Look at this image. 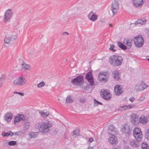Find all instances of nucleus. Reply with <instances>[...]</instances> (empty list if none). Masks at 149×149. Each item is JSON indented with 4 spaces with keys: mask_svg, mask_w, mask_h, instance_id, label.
I'll return each instance as SVG.
<instances>
[{
    "mask_svg": "<svg viewBox=\"0 0 149 149\" xmlns=\"http://www.w3.org/2000/svg\"><path fill=\"white\" fill-rule=\"evenodd\" d=\"M38 132H31L29 133V135L30 138H36L38 136Z\"/></svg>",
    "mask_w": 149,
    "mask_h": 149,
    "instance_id": "7c9ffc66",
    "label": "nucleus"
},
{
    "mask_svg": "<svg viewBox=\"0 0 149 149\" xmlns=\"http://www.w3.org/2000/svg\"><path fill=\"white\" fill-rule=\"evenodd\" d=\"M147 86L144 83H142L138 84L135 86V89L138 91H142L147 88Z\"/></svg>",
    "mask_w": 149,
    "mask_h": 149,
    "instance_id": "ddd939ff",
    "label": "nucleus"
},
{
    "mask_svg": "<svg viewBox=\"0 0 149 149\" xmlns=\"http://www.w3.org/2000/svg\"><path fill=\"white\" fill-rule=\"evenodd\" d=\"M127 109H130L135 108L136 107V105L134 104L129 105H127Z\"/></svg>",
    "mask_w": 149,
    "mask_h": 149,
    "instance_id": "58836bf2",
    "label": "nucleus"
},
{
    "mask_svg": "<svg viewBox=\"0 0 149 149\" xmlns=\"http://www.w3.org/2000/svg\"><path fill=\"white\" fill-rule=\"evenodd\" d=\"M139 141L137 140L136 141L134 139H131L130 140V144L132 147L136 148L138 147L140 144Z\"/></svg>",
    "mask_w": 149,
    "mask_h": 149,
    "instance_id": "2eb2a0df",
    "label": "nucleus"
},
{
    "mask_svg": "<svg viewBox=\"0 0 149 149\" xmlns=\"http://www.w3.org/2000/svg\"><path fill=\"white\" fill-rule=\"evenodd\" d=\"M91 13L92 12H91L90 13L88 14V17L90 20L94 22L97 19L98 16L97 15L95 14H93L91 16Z\"/></svg>",
    "mask_w": 149,
    "mask_h": 149,
    "instance_id": "b1692460",
    "label": "nucleus"
},
{
    "mask_svg": "<svg viewBox=\"0 0 149 149\" xmlns=\"http://www.w3.org/2000/svg\"><path fill=\"white\" fill-rule=\"evenodd\" d=\"M14 94H18L20 95L21 96H23L24 95V94L23 92H13Z\"/></svg>",
    "mask_w": 149,
    "mask_h": 149,
    "instance_id": "49530a36",
    "label": "nucleus"
},
{
    "mask_svg": "<svg viewBox=\"0 0 149 149\" xmlns=\"http://www.w3.org/2000/svg\"><path fill=\"white\" fill-rule=\"evenodd\" d=\"M1 84H0V87H1Z\"/></svg>",
    "mask_w": 149,
    "mask_h": 149,
    "instance_id": "052dcab7",
    "label": "nucleus"
},
{
    "mask_svg": "<svg viewBox=\"0 0 149 149\" xmlns=\"http://www.w3.org/2000/svg\"><path fill=\"white\" fill-rule=\"evenodd\" d=\"M68 20L69 19L66 15H65V16L63 17L62 19V21L64 22H67L68 21Z\"/></svg>",
    "mask_w": 149,
    "mask_h": 149,
    "instance_id": "79ce46f5",
    "label": "nucleus"
},
{
    "mask_svg": "<svg viewBox=\"0 0 149 149\" xmlns=\"http://www.w3.org/2000/svg\"><path fill=\"white\" fill-rule=\"evenodd\" d=\"M13 116V114L11 113H7L5 114V119L8 122H10L12 119Z\"/></svg>",
    "mask_w": 149,
    "mask_h": 149,
    "instance_id": "4be33fe9",
    "label": "nucleus"
},
{
    "mask_svg": "<svg viewBox=\"0 0 149 149\" xmlns=\"http://www.w3.org/2000/svg\"><path fill=\"white\" fill-rule=\"evenodd\" d=\"M132 39L130 38H126L124 39L123 43L127 46V48H130L132 47Z\"/></svg>",
    "mask_w": 149,
    "mask_h": 149,
    "instance_id": "4468645a",
    "label": "nucleus"
},
{
    "mask_svg": "<svg viewBox=\"0 0 149 149\" xmlns=\"http://www.w3.org/2000/svg\"><path fill=\"white\" fill-rule=\"evenodd\" d=\"M145 99V97L144 96H141L138 99V101H143Z\"/></svg>",
    "mask_w": 149,
    "mask_h": 149,
    "instance_id": "de8ad7c7",
    "label": "nucleus"
},
{
    "mask_svg": "<svg viewBox=\"0 0 149 149\" xmlns=\"http://www.w3.org/2000/svg\"><path fill=\"white\" fill-rule=\"evenodd\" d=\"M74 100V97L71 95H69L66 98V102L67 103H70L73 102Z\"/></svg>",
    "mask_w": 149,
    "mask_h": 149,
    "instance_id": "c85d7f7f",
    "label": "nucleus"
},
{
    "mask_svg": "<svg viewBox=\"0 0 149 149\" xmlns=\"http://www.w3.org/2000/svg\"><path fill=\"white\" fill-rule=\"evenodd\" d=\"M17 38V36H16L10 35L8 37H5L4 40V43L8 44L10 42L14 41Z\"/></svg>",
    "mask_w": 149,
    "mask_h": 149,
    "instance_id": "9b49d317",
    "label": "nucleus"
},
{
    "mask_svg": "<svg viewBox=\"0 0 149 149\" xmlns=\"http://www.w3.org/2000/svg\"><path fill=\"white\" fill-rule=\"evenodd\" d=\"M45 82L42 81L37 84V86L38 88H40L45 86Z\"/></svg>",
    "mask_w": 149,
    "mask_h": 149,
    "instance_id": "e433bc0d",
    "label": "nucleus"
},
{
    "mask_svg": "<svg viewBox=\"0 0 149 149\" xmlns=\"http://www.w3.org/2000/svg\"><path fill=\"white\" fill-rule=\"evenodd\" d=\"M123 58L122 57L118 55H113L109 59V63L113 66H118L120 65L122 63Z\"/></svg>",
    "mask_w": 149,
    "mask_h": 149,
    "instance_id": "f03ea898",
    "label": "nucleus"
},
{
    "mask_svg": "<svg viewBox=\"0 0 149 149\" xmlns=\"http://www.w3.org/2000/svg\"><path fill=\"white\" fill-rule=\"evenodd\" d=\"M110 48H109V49L110 50L112 51L113 52H115L116 51V50L114 49V48L115 47L114 45H110Z\"/></svg>",
    "mask_w": 149,
    "mask_h": 149,
    "instance_id": "c03bdc74",
    "label": "nucleus"
},
{
    "mask_svg": "<svg viewBox=\"0 0 149 149\" xmlns=\"http://www.w3.org/2000/svg\"><path fill=\"white\" fill-rule=\"evenodd\" d=\"M136 135L137 137H136L135 136H134L136 139L138 141H141L142 140L143 137L142 133H140L139 134H137Z\"/></svg>",
    "mask_w": 149,
    "mask_h": 149,
    "instance_id": "473e14b6",
    "label": "nucleus"
},
{
    "mask_svg": "<svg viewBox=\"0 0 149 149\" xmlns=\"http://www.w3.org/2000/svg\"><path fill=\"white\" fill-rule=\"evenodd\" d=\"M83 80L84 79L83 76L80 75L73 79L71 81V83L74 85L78 86L82 84Z\"/></svg>",
    "mask_w": 149,
    "mask_h": 149,
    "instance_id": "0eeeda50",
    "label": "nucleus"
},
{
    "mask_svg": "<svg viewBox=\"0 0 149 149\" xmlns=\"http://www.w3.org/2000/svg\"><path fill=\"white\" fill-rule=\"evenodd\" d=\"M118 109L120 111H123L127 109V106H120L118 108Z\"/></svg>",
    "mask_w": 149,
    "mask_h": 149,
    "instance_id": "72a5a7b5",
    "label": "nucleus"
},
{
    "mask_svg": "<svg viewBox=\"0 0 149 149\" xmlns=\"http://www.w3.org/2000/svg\"><path fill=\"white\" fill-rule=\"evenodd\" d=\"M122 131L123 132H124L127 134H129L131 131L128 125H125L123 126L122 129Z\"/></svg>",
    "mask_w": 149,
    "mask_h": 149,
    "instance_id": "412c9836",
    "label": "nucleus"
},
{
    "mask_svg": "<svg viewBox=\"0 0 149 149\" xmlns=\"http://www.w3.org/2000/svg\"><path fill=\"white\" fill-rule=\"evenodd\" d=\"M25 84V79L23 77L16 79L13 82V84L15 86H21Z\"/></svg>",
    "mask_w": 149,
    "mask_h": 149,
    "instance_id": "423d86ee",
    "label": "nucleus"
},
{
    "mask_svg": "<svg viewBox=\"0 0 149 149\" xmlns=\"http://www.w3.org/2000/svg\"><path fill=\"white\" fill-rule=\"evenodd\" d=\"M145 137L148 140H149V128L147 129V131L146 133Z\"/></svg>",
    "mask_w": 149,
    "mask_h": 149,
    "instance_id": "37998d69",
    "label": "nucleus"
},
{
    "mask_svg": "<svg viewBox=\"0 0 149 149\" xmlns=\"http://www.w3.org/2000/svg\"><path fill=\"white\" fill-rule=\"evenodd\" d=\"M146 59L148 61H149V56L146 57Z\"/></svg>",
    "mask_w": 149,
    "mask_h": 149,
    "instance_id": "5fc2aeb1",
    "label": "nucleus"
},
{
    "mask_svg": "<svg viewBox=\"0 0 149 149\" xmlns=\"http://www.w3.org/2000/svg\"><path fill=\"white\" fill-rule=\"evenodd\" d=\"M120 75L119 71L118 70H115L113 71V76L116 80H118L120 78Z\"/></svg>",
    "mask_w": 149,
    "mask_h": 149,
    "instance_id": "393cba45",
    "label": "nucleus"
},
{
    "mask_svg": "<svg viewBox=\"0 0 149 149\" xmlns=\"http://www.w3.org/2000/svg\"><path fill=\"white\" fill-rule=\"evenodd\" d=\"M117 44L119 47L123 50H126L127 49V47L124 45L122 42H117Z\"/></svg>",
    "mask_w": 149,
    "mask_h": 149,
    "instance_id": "2f4dec72",
    "label": "nucleus"
},
{
    "mask_svg": "<svg viewBox=\"0 0 149 149\" xmlns=\"http://www.w3.org/2000/svg\"><path fill=\"white\" fill-rule=\"evenodd\" d=\"M25 119L24 115L22 114H19L16 116L15 117L14 123L18 122L20 120H24Z\"/></svg>",
    "mask_w": 149,
    "mask_h": 149,
    "instance_id": "dca6fc26",
    "label": "nucleus"
},
{
    "mask_svg": "<svg viewBox=\"0 0 149 149\" xmlns=\"http://www.w3.org/2000/svg\"><path fill=\"white\" fill-rule=\"evenodd\" d=\"M17 143V142L15 141H11L8 142V144L10 146H15Z\"/></svg>",
    "mask_w": 149,
    "mask_h": 149,
    "instance_id": "4c0bfd02",
    "label": "nucleus"
},
{
    "mask_svg": "<svg viewBox=\"0 0 149 149\" xmlns=\"http://www.w3.org/2000/svg\"><path fill=\"white\" fill-rule=\"evenodd\" d=\"M141 130L138 127L135 128L133 130V134L134 136H136L137 137V134H140V133H141Z\"/></svg>",
    "mask_w": 149,
    "mask_h": 149,
    "instance_id": "bb28decb",
    "label": "nucleus"
},
{
    "mask_svg": "<svg viewBox=\"0 0 149 149\" xmlns=\"http://www.w3.org/2000/svg\"><path fill=\"white\" fill-rule=\"evenodd\" d=\"M114 91L115 95H119L123 93V88L120 85H116L114 87Z\"/></svg>",
    "mask_w": 149,
    "mask_h": 149,
    "instance_id": "f8f14e48",
    "label": "nucleus"
},
{
    "mask_svg": "<svg viewBox=\"0 0 149 149\" xmlns=\"http://www.w3.org/2000/svg\"><path fill=\"white\" fill-rule=\"evenodd\" d=\"M109 26H112V25L111 24H109Z\"/></svg>",
    "mask_w": 149,
    "mask_h": 149,
    "instance_id": "13d9d810",
    "label": "nucleus"
},
{
    "mask_svg": "<svg viewBox=\"0 0 149 149\" xmlns=\"http://www.w3.org/2000/svg\"><path fill=\"white\" fill-rule=\"evenodd\" d=\"M9 135L8 133H6L5 132H3L2 134V135L3 137L7 136H9Z\"/></svg>",
    "mask_w": 149,
    "mask_h": 149,
    "instance_id": "a18cd8bd",
    "label": "nucleus"
},
{
    "mask_svg": "<svg viewBox=\"0 0 149 149\" xmlns=\"http://www.w3.org/2000/svg\"><path fill=\"white\" fill-rule=\"evenodd\" d=\"M109 73L108 71L100 72L98 74V79L100 81H107L109 78Z\"/></svg>",
    "mask_w": 149,
    "mask_h": 149,
    "instance_id": "20e7f679",
    "label": "nucleus"
},
{
    "mask_svg": "<svg viewBox=\"0 0 149 149\" xmlns=\"http://www.w3.org/2000/svg\"><path fill=\"white\" fill-rule=\"evenodd\" d=\"M100 94L101 97L106 100H110L111 98V94L107 90L101 89Z\"/></svg>",
    "mask_w": 149,
    "mask_h": 149,
    "instance_id": "1a4fd4ad",
    "label": "nucleus"
},
{
    "mask_svg": "<svg viewBox=\"0 0 149 149\" xmlns=\"http://www.w3.org/2000/svg\"><path fill=\"white\" fill-rule=\"evenodd\" d=\"M142 149H149V147L146 143H143L141 144Z\"/></svg>",
    "mask_w": 149,
    "mask_h": 149,
    "instance_id": "c9c22d12",
    "label": "nucleus"
},
{
    "mask_svg": "<svg viewBox=\"0 0 149 149\" xmlns=\"http://www.w3.org/2000/svg\"><path fill=\"white\" fill-rule=\"evenodd\" d=\"M13 11L11 9L7 10L4 13L3 16V21L6 22L8 20L10 19L13 16Z\"/></svg>",
    "mask_w": 149,
    "mask_h": 149,
    "instance_id": "39448f33",
    "label": "nucleus"
},
{
    "mask_svg": "<svg viewBox=\"0 0 149 149\" xmlns=\"http://www.w3.org/2000/svg\"><path fill=\"white\" fill-rule=\"evenodd\" d=\"M135 99L134 97H132L129 99V100L131 102H133L134 101Z\"/></svg>",
    "mask_w": 149,
    "mask_h": 149,
    "instance_id": "3c124183",
    "label": "nucleus"
},
{
    "mask_svg": "<svg viewBox=\"0 0 149 149\" xmlns=\"http://www.w3.org/2000/svg\"><path fill=\"white\" fill-rule=\"evenodd\" d=\"M111 8L113 15H114L115 14L117 13L119 8V4L118 1H115L112 3Z\"/></svg>",
    "mask_w": 149,
    "mask_h": 149,
    "instance_id": "6e6552de",
    "label": "nucleus"
},
{
    "mask_svg": "<svg viewBox=\"0 0 149 149\" xmlns=\"http://www.w3.org/2000/svg\"><path fill=\"white\" fill-rule=\"evenodd\" d=\"M75 17V15H72V16H71V17Z\"/></svg>",
    "mask_w": 149,
    "mask_h": 149,
    "instance_id": "4d7b16f0",
    "label": "nucleus"
},
{
    "mask_svg": "<svg viewBox=\"0 0 149 149\" xmlns=\"http://www.w3.org/2000/svg\"><path fill=\"white\" fill-rule=\"evenodd\" d=\"M24 127L26 129H28L29 127V123L28 122H26L24 124Z\"/></svg>",
    "mask_w": 149,
    "mask_h": 149,
    "instance_id": "a19ab883",
    "label": "nucleus"
},
{
    "mask_svg": "<svg viewBox=\"0 0 149 149\" xmlns=\"http://www.w3.org/2000/svg\"><path fill=\"white\" fill-rule=\"evenodd\" d=\"M86 78L91 86H92L94 85L93 79L92 76V73L91 72H88L86 74Z\"/></svg>",
    "mask_w": 149,
    "mask_h": 149,
    "instance_id": "9d476101",
    "label": "nucleus"
},
{
    "mask_svg": "<svg viewBox=\"0 0 149 149\" xmlns=\"http://www.w3.org/2000/svg\"><path fill=\"white\" fill-rule=\"evenodd\" d=\"M36 127L39 129L42 133L46 134L52 130V123L48 120H45L42 123L38 122L36 124Z\"/></svg>",
    "mask_w": 149,
    "mask_h": 149,
    "instance_id": "f257e3e1",
    "label": "nucleus"
},
{
    "mask_svg": "<svg viewBox=\"0 0 149 149\" xmlns=\"http://www.w3.org/2000/svg\"><path fill=\"white\" fill-rule=\"evenodd\" d=\"M41 116L44 118L47 117L49 115V113L47 111L44 110L39 112Z\"/></svg>",
    "mask_w": 149,
    "mask_h": 149,
    "instance_id": "cd10ccee",
    "label": "nucleus"
},
{
    "mask_svg": "<svg viewBox=\"0 0 149 149\" xmlns=\"http://www.w3.org/2000/svg\"><path fill=\"white\" fill-rule=\"evenodd\" d=\"M133 41L135 46L137 47H141L143 44V38L140 35L135 37Z\"/></svg>",
    "mask_w": 149,
    "mask_h": 149,
    "instance_id": "7ed1b4c3",
    "label": "nucleus"
},
{
    "mask_svg": "<svg viewBox=\"0 0 149 149\" xmlns=\"http://www.w3.org/2000/svg\"><path fill=\"white\" fill-rule=\"evenodd\" d=\"M134 5L136 7H139L143 4V0H133Z\"/></svg>",
    "mask_w": 149,
    "mask_h": 149,
    "instance_id": "6ab92c4d",
    "label": "nucleus"
},
{
    "mask_svg": "<svg viewBox=\"0 0 149 149\" xmlns=\"http://www.w3.org/2000/svg\"><path fill=\"white\" fill-rule=\"evenodd\" d=\"M126 149H130L128 147V148H127Z\"/></svg>",
    "mask_w": 149,
    "mask_h": 149,
    "instance_id": "bf43d9fd",
    "label": "nucleus"
},
{
    "mask_svg": "<svg viewBox=\"0 0 149 149\" xmlns=\"http://www.w3.org/2000/svg\"><path fill=\"white\" fill-rule=\"evenodd\" d=\"M62 34L63 36H66L68 35L69 33L67 32H63L62 33Z\"/></svg>",
    "mask_w": 149,
    "mask_h": 149,
    "instance_id": "8fccbe9b",
    "label": "nucleus"
},
{
    "mask_svg": "<svg viewBox=\"0 0 149 149\" xmlns=\"http://www.w3.org/2000/svg\"><path fill=\"white\" fill-rule=\"evenodd\" d=\"M73 134L72 135L73 136H79V131L78 129H76L74 130L73 132Z\"/></svg>",
    "mask_w": 149,
    "mask_h": 149,
    "instance_id": "f704fd0d",
    "label": "nucleus"
},
{
    "mask_svg": "<svg viewBox=\"0 0 149 149\" xmlns=\"http://www.w3.org/2000/svg\"><path fill=\"white\" fill-rule=\"evenodd\" d=\"M9 134H10L9 135L12 136L14 134L13 133L10 132V133H9Z\"/></svg>",
    "mask_w": 149,
    "mask_h": 149,
    "instance_id": "864d4df0",
    "label": "nucleus"
},
{
    "mask_svg": "<svg viewBox=\"0 0 149 149\" xmlns=\"http://www.w3.org/2000/svg\"><path fill=\"white\" fill-rule=\"evenodd\" d=\"M94 102L95 103H97L98 104H102V103L101 102H99L97 100H96L95 99L94 100Z\"/></svg>",
    "mask_w": 149,
    "mask_h": 149,
    "instance_id": "09e8293b",
    "label": "nucleus"
},
{
    "mask_svg": "<svg viewBox=\"0 0 149 149\" xmlns=\"http://www.w3.org/2000/svg\"><path fill=\"white\" fill-rule=\"evenodd\" d=\"M15 135H18L17 134V133H16L15 134Z\"/></svg>",
    "mask_w": 149,
    "mask_h": 149,
    "instance_id": "680f3d73",
    "label": "nucleus"
},
{
    "mask_svg": "<svg viewBox=\"0 0 149 149\" xmlns=\"http://www.w3.org/2000/svg\"><path fill=\"white\" fill-rule=\"evenodd\" d=\"M109 133L111 134L112 133V134H113V132L115 133L116 132V130L113 125H110L109 127Z\"/></svg>",
    "mask_w": 149,
    "mask_h": 149,
    "instance_id": "a878e982",
    "label": "nucleus"
},
{
    "mask_svg": "<svg viewBox=\"0 0 149 149\" xmlns=\"http://www.w3.org/2000/svg\"><path fill=\"white\" fill-rule=\"evenodd\" d=\"M146 20L143 18L142 19H138L135 22V25L138 24H143L146 23Z\"/></svg>",
    "mask_w": 149,
    "mask_h": 149,
    "instance_id": "c756f323",
    "label": "nucleus"
},
{
    "mask_svg": "<svg viewBox=\"0 0 149 149\" xmlns=\"http://www.w3.org/2000/svg\"><path fill=\"white\" fill-rule=\"evenodd\" d=\"M87 149H93V147H88Z\"/></svg>",
    "mask_w": 149,
    "mask_h": 149,
    "instance_id": "6e6d98bb",
    "label": "nucleus"
},
{
    "mask_svg": "<svg viewBox=\"0 0 149 149\" xmlns=\"http://www.w3.org/2000/svg\"><path fill=\"white\" fill-rule=\"evenodd\" d=\"M108 140L110 143L111 144H114L116 143L117 139L114 135L111 134V135L108 138Z\"/></svg>",
    "mask_w": 149,
    "mask_h": 149,
    "instance_id": "f3484780",
    "label": "nucleus"
},
{
    "mask_svg": "<svg viewBox=\"0 0 149 149\" xmlns=\"http://www.w3.org/2000/svg\"><path fill=\"white\" fill-rule=\"evenodd\" d=\"M131 120L132 122L135 124L138 123V119L136 114H132L131 116Z\"/></svg>",
    "mask_w": 149,
    "mask_h": 149,
    "instance_id": "aec40b11",
    "label": "nucleus"
},
{
    "mask_svg": "<svg viewBox=\"0 0 149 149\" xmlns=\"http://www.w3.org/2000/svg\"><path fill=\"white\" fill-rule=\"evenodd\" d=\"M93 141V138H89V142H91Z\"/></svg>",
    "mask_w": 149,
    "mask_h": 149,
    "instance_id": "603ef678",
    "label": "nucleus"
},
{
    "mask_svg": "<svg viewBox=\"0 0 149 149\" xmlns=\"http://www.w3.org/2000/svg\"><path fill=\"white\" fill-rule=\"evenodd\" d=\"M148 121L147 118L143 116H141L139 119V122L143 125L146 124L148 123Z\"/></svg>",
    "mask_w": 149,
    "mask_h": 149,
    "instance_id": "a211bd4d",
    "label": "nucleus"
},
{
    "mask_svg": "<svg viewBox=\"0 0 149 149\" xmlns=\"http://www.w3.org/2000/svg\"><path fill=\"white\" fill-rule=\"evenodd\" d=\"M5 81V79L3 76L0 77V84L2 85Z\"/></svg>",
    "mask_w": 149,
    "mask_h": 149,
    "instance_id": "ea45409f",
    "label": "nucleus"
},
{
    "mask_svg": "<svg viewBox=\"0 0 149 149\" xmlns=\"http://www.w3.org/2000/svg\"><path fill=\"white\" fill-rule=\"evenodd\" d=\"M22 69L24 70H30L31 69V67L29 65L27 64L24 62L21 64Z\"/></svg>",
    "mask_w": 149,
    "mask_h": 149,
    "instance_id": "5701e85b",
    "label": "nucleus"
}]
</instances>
